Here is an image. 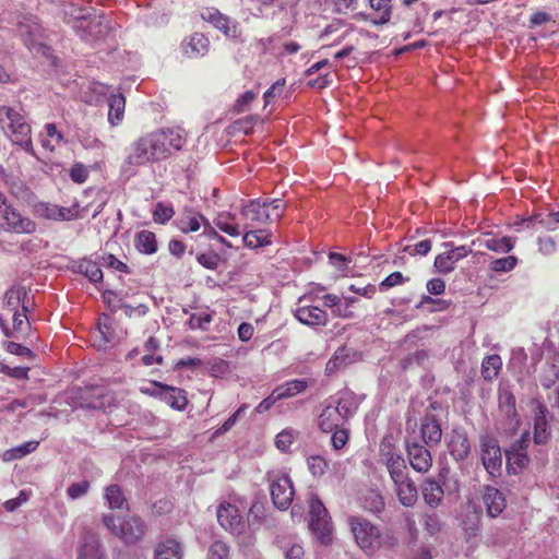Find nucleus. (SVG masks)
I'll list each match as a JSON object with an SVG mask.
<instances>
[{
  "instance_id": "29",
  "label": "nucleus",
  "mask_w": 559,
  "mask_h": 559,
  "mask_svg": "<svg viewBox=\"0 0 559 559\" xmlns=\"http://www.w3.org/2000/svg\"><path fill=\"white\" fill-rule=\"evenodd\" d=\"M522 225L526 227L539 225L547 230H556L559 225V211L549 213H535L528 218L522 219Z\"/></svg>"
},
{
  "instance_id": "53",
  "label": "nucleus",
  "mask_w": 559,
  "mask_h": 559,
  "mask_svg": "<svg viewBox=\"0 0 559 559\" xmlns=\"http://www.w3.org/2000/svg\"><path fill=\"white\" fill-rule=\"evenodd\" d=\"M399 544V539L392 532H383L381 533L379 531V538L377 540V550L379 549H385L391 550L395 548Z\"/></svg>"
},
{
  "instance_id": "50",
  "label": "nucleus",
  "mask_w": 559,
  "mask_h": 559,
  "mask_svg": "<svg viewBox=\"0 0 559 559\" xmlns=\"http://www.w3.org/2000/svg\"><path fill=\"white\" fill-rule=\"evenodd\" d=\"M82 217V209L79 203H73L71 206L58 205V221H73Z\"/></svg>"
},
{
  "instance_id": "52",
  "label": "nucleus",
  "mask_w": 559,
  "mask_h": 559,
  "mask_svg": "<svg viewBox=\"0 0 559 559\" xmlns=\"http://www.w3.org/2000/svg\"><path fill=\"white\" fill-rule=\"evenodd\" d=\"M295 440V432L292 429L281 431L275 438V445L278 450L286 452Z\"/></svg>"
},
{
  "instance_id": "58",
  "label": "nucleus",
  "mask_w": 559,
  "mask_h": 559,
  "mask_svg": "<svg viewBox=\"0 0 559 559\" xmlns=\"http://www.w3.org/2000/svg\"><path fill=\"white\" fill-rule=\"evenodd\" d=\"M141 391L146 394L156 395L163 397L165 393H170L174 388L170 385H164L159 382H151L148 386L141 388Z\"/></svg>"
},
{
  "instance_id": "6",
  "label": "nucleus",
  "mask_w": 559,
  "mask_h": 559,
  "mask_svg": "<svg viewBox=\"0 0 559 559\" xmlns=\"http://www.w3.org/2000/svg\"><path fill=\"white\" fill-rule=\"evenodd\" d=\"M348 523L357 545L365 551L373 554L377 551L379 528L368 520L360 516H349Z\"/></svg>"
},
{
  "instance_id": "10",
  "label": "nucleus",
  "mask_w": 559,
  "mask_h": 559,
  "mask_svg": "<svg viewBox=\"0 0 559 559\" xmlns=\"http://www.w3.org/2000/svg\"><path fill=\"white\" fill-rule=\"evenodd\" d=\"M480 459L485 469L491 476L500 475L502 467V453L498 441L489 436L480 438Z\"/></svg>"
},
{
  "instance_id": "36",
  "label": "nucleus",
  "mask_w": 559,
  "mask_h": 559,
  "mask_svg": "<svg viewBox=\"0 0 559 559\" xmlns=\"http://www.w3.org/2000/svg\"><path fill=\"white\" fill-rule=\"evenodd\" d=\"M559 378V355L552 356L546 364L540 376V384L545 389L552 386Z\"/></svg>"
},
{
  "instance_id": "38",
  "label": "nucleus",
  "mask_w": 559,
  "mask_h": 559,
  "mask_svg": "<svg viewBox=\"0 0 559 559\" xmlns=\"http://www.w3.org/2000/svg\"><path fill=\"white\" fill-rule=\"evenodd\" d=\"M507 468L509 473L516 474L530 462L527 452L506 451Z\"/></svg>"
},
{
  "instance_id": "14",
  "label": "nucleus",
  "mask_w": 559,
  "mask_h": 559,
  "mask_svg": "<svg viewBox=\"0 0 559 559\" xmlns=\"http://www.w3.org/2000/svg\"><path fill=\"white\" fill-rule=\"evenodd\" d=\"M128 358L134 359L136 362H141L145 366L160 364L163 357L159 354L158 341L153 336L148 337V340L142 346H136L130 350Z\"/></svg>"
},
{
  "instance_id": "48",
  "label": "nucleus",
  "mask_w": 559,
  "mask_h": 559,
  "mask_svg": "<svg viewBox=\"0 0 559 559\" xmlns=\"http://www.w3.org/2000/svg\"><path fill=\"white\" fill-rule=\"evenodd\" d=\"M175 558V539L168 538L158 543L155 549V559H174Z\"/></svg>"
},
{
  "instance_id": "25",
  "label": "nucleus",
  "mask_w": 559,
  "mask_h": 559,
  "mask_svg": "<svg viewBox=\"0 0 559 559\" xmlns=\"http://www.w3.org/2000/svg\"><path fill=\"white\" fill-rule=\"evenodd\" d=\"M329 401L337 407L345 420L356 413L359 404L356 395L349 391L340 392Z\"/></svg>"
},
{
  "instance_id": "59",
  "label": "nucleus",
  "mask_w": 559,
  "mask_h": 559,
  "mask_svg": "<svg viewBox=\"0 0 559 559\" xmlns=\"http://www.w3.org/2000/svg\"><path fill=\"white\" fill-rule=\"evenodd\" d=\"M31 492L21 490L19 496L13 499H9L3 503L4 509L8 512H13L29 499Z\"/></svg>"
},
{
  "instance_id": "46",
  "label": "nucleus",
  "mask_w": 559,
  "mask_h": 559,
  "mask_svg": "<svg viewBox=\"0 0 559 559\" xmlns=\"http://www.w3.org/2000/svg\"><path fill=\"white\" fill-rule=\"evenodd\" d=\"M37 216L45 219L58 221V205L49 202H39L35 205Z\"/></svg>"
},
{
  "instance_id": "64",
  "label": "nucleus",
  "mask_w": 559,
  "mask_h": 559,
  "mask_svg": "<svg viewBox=\"0 0 559 559\" xmlns=\"http://www.w3.org/2000/svg\"><path fill=\"white\" fill-rule=\"evenodd\" d=\"M24 293L21 288H10L4 296V302L10 309H15L21 302V297Z\"/></svg>"
},
{
  "instance_id": "22",
  "label": "nucleus",
  "mask_w": 559,
  "mask_h": 559,
  "mask_svg": "<svg viewBox=\"0 0 559 559\" xmlns=\"http://www.w3.org/2000/svg\"><path fill=\"white\" fill-rule=\"evenodd\" d=\"M393 484L394 491L402 506L409 508L417 502L418 490L409 476L404 477L401 480L393 481Z\"/></svg>"
},
{
  "instance_id": "23",
  "label": "nucleus",
  "mask_w": 559,
  "mask_h": 559,
  "mask_svg": "<svg viewBox=\"0 0 559 559\" xmlns=\"http://www.w3.org/2000/svg\"><path fill=\"white\" fill-rule=\"evenodd\" d=\"M345 418L341 415L334 404L329 403L323 408L318 418V426L324 432H331L344 425Z\"/></svg>"
},
{
  "instance_id": "1",
  "label": "nucleus",
  "mask_w": 559,
  "mask_h": 559,
  "mask_svg": "<svg viewBox=\"0 0 559 559\" xmlns=\"http://www.w3.org/2000/svg\"><path fill=\"white\" fill-rule=\"evenodd\" d=\"M0 126L14 145L34 155L32 127L21 109L7 105L0 106Z\"/></svg>"
},
{
  "instance_id": "37",
  "label": "nucleus",
  "mask_w": 559,
  "mask_h": 559,
  "mask_svg": "<svg viewBox=\"0 0 559 559\" xmlns=\"http://www.w3.org/2000/svg\"><path fill=\"white\" fill-rule=\"evenodd\" d=\"M270 233L263 229H257V230H250L247 231L243 237L242 241L243 243L252 249L264 247L271 243L270 240Z\"/></svg>"
},
{
  "instance_id": "28",
  "label": "nucleus",
  "mask_w": 559,
  "mask_h": 559,
  "mask_svg": "<svg viewBox=\"0 0 559 559\" xmlns=\"http://www.w3.org/2000/svg\"><path fill=\"white\" fill-rule=\"evenodd\" d=\"M472 245L478 246V247H484V248L495 251V252L508 253L513 249L514 241L510 237L495 238V237L484 236V237L477 238L476 240H473Z\"/></svg>"
},
{
  "instance_id": "7",
  "label": "nucleus",
  "mask_w": 559,
  "mask_h": 559,
  "mask_svg": "<svg viewBox=\"0 0 559 559\" xmlns=\"http://www.w3.org/2000/svg\"><path fill=\"white\" fill-rule=\"evenodd\" d=\"M156 157L150 147L148 140L145 136L134 141L128 151V155L121 166L122 173L132 176L139 166L145 165Z\"/></svg>"
},
{
  "instance_id": "44",
  "label": "nucleus",
  "mask_w": 559,
  "mask_h": 559,
  "mask_svg": "<svg viewBox=\"0 0 559 559\" xmlns=\"http://www.w3.org/2000/svg\"><path fill=\"white\" fill-rule=\"evenodd\" d=\"M80 273L84 274L92 283H98L103 280V272L99 265L91 260H83L79 264Z\"/></svg>"
},
{
  "instance_id": "11",
  "label": "nucleus",
  "mask_w": 559,
  "mask_h": 559,
  "mask_svg": "<svg viewBox=\"0 0 559 559\" xmlns=\"http://www.w3.org/2000/svg\"><path fill=\"white\" fill-rule=\"evenodd\" d=\"M216 516L221 526L231 534L239 535L245 528L238 508L229 502H222L217 507Z\"/></svg>"
},
{
  "instance_id": "33",
  "label": "nucleus",
  "mask_w": 559,
  "mask_h": 559,
  "mask_svg": "<svg viewBox=\"0 0 559 559\" xmlns=\"http://www.w3.org/2000/svg\"><path fill=\"white\" fill-rule=\"evenodd\" d=\"M203 221H204V216L201 215L200 213L194 212L192 210H185L181 218L177 223V227L182 233H186V234L192 233V231H197L200 229L201 222H203Z\"/></svg>"
},
{
  "instance_id": "19",
  "label": "nucleus",
  "mask_w": 559,
  "mask_h": 559,
  "mask_svg": "<svg viewBox=\"0 0 559 559\" xmlns=\"http://www.w3.org/2000/svg\"><path fill=\"white\" fill-rule=\"evenodd\" d=\"M98 536L92 531H84L80 538L78 559H103Z\"/></svg>"
},
{
  "instance_id": "15",
  "label": "nucleus",
  "mask_w": 559,
  "mask_h": 559,
  "mask_svg": "<svg viewBox=\"0 0 559 559\" xmlns=\"http://www.w3.org/2000/svg\"><path fill=\"white\" fill-rule=\"evenodd\" d=\"M241 215L247 219L265 224L281 218V213H271L266 201L252 200L241 207Z\"/></svg>"
},
{
  "instance_id": "9",
  "label": "nucleus",
  "mask_w": 559,
  "mask_h": 559,
  "mask_svg": "<svg viewBox=\"0 0 559 559\" xmlns=\"http://www.w3.org/2000/svg\"><path fill=\"white\" fill-rule=\"evenodd\" d=\"M126 332L110 317L104 316L99 319L98 329L93 333V344L99 349L116 345L123 338Z\"/></svg>"
},
{
  "instance_id": "34",
  "label": "nucleus",
  "mask_w": 559,
  "mask_h": 559,
  "mask_svg": "<svg viewBox=\"0 0 559 559\" xmlns=\"http://www.w3.org/2000/svg\"><path fill=\"white\" fill-rule=\"evenodd\" d=\"M308 386V383L306 380L301 379H295L292 381H288L282 385H278L273 391L278 396V400L293 397L298 393H301L305 391Z\"/></svg>"
},
{
  "instance_id": "40",
  "label": "nucleus",
  "mask_w": 559,
  "mask_h": 559,
  "mask_svg": "<svg viewBox=\"0 0 559 559\" xmlns=\"http://www.w3.org/2000/svg\"><path fill=\"white\" fill-rule=\"evenodd\" d=\"M105 498L110 509H123L128 507L127 500L118 485H110L106 488Z\"/></svg>"
},
{
  "instance_id": "12",
  "label": "nucleus",
  "mask_w": 559,
  "mask_h": 559,
  "mask_svg": "<svg viewBox=\"0 0 559 559\" xmlns=\"http://www.w3.org/2000/svg\"><path fill=\"white\" fill-rule=\"evenodd\" d=\"M499 408L504 416L501 423L504 432L512 435L520 426V418L515 408V397L510 391H503L499 395Z\"/></svg>"
},
{
  "instance_id": "17",
  "label": "nucleus",
  "mask_w": 559,
  "mask_h": 559,
  "mask_svg": "<svg viewBox=\"0 0 559 559\" xmlns=\"http://www.w3.org/2000/svg\"><path fill=\"white\" fill-rule=\"evenodd\" d=\"M407 454L411 466L419 472L426 473L432 465V456L429 450L419 442L407 443Z\"/></svg>"
},
{
  "instance_id": "27",
  "label": "nucleus",
  "mask_w": 559,
  "mask_h": 559,
  "mask_svg": "<svg viewBox=\"0 0 559 559\" xmlns=\"http://www.w3.org/2000/svg\"><path fill=\"white\" fill-rule=\"evenodd\" d=\"M202 17L204 21L211 23L215 28L222 31L226 36H235L236 25L228 16L223 15L218 10L207 9L202 13Z\"/></svg>"
},
{
  "instance_id": "20",
  "label": "nucleus",
  "mask_w": 559,
  "mask_h": 559,
  "mask_svg": "<svg viewBox=\"0 0 559 559\" xmlns=\"http://www.w3.org/2000/svg\"><path fill=\"white\" fill-rule=\"evenodd\" d=\"M450 454L456 461H464L471 453V443L463 429H453L448 442Z\"/></svg>"
},
{
  "instance_id": "43",
  "label": "nucleus",
  "mask_w": 559,
  "mask_h": 559,
  "mask_svg": "<svg viewBox=\"0 0 559 559\" xmlns=\"http://www.w3.org/2000/svg\"><path fill=\"white\" fill-rule=\"evenodd\" d=\"M392 0H369L370 7L379 13V17L373 21L374 24H385L391 19Z\"/></svg>"
},
{
  "instance_id": "24",
  "label": "nucleus",
  "mask_w": 559,
  "mask_h": 559,
  "mask_svg": "<svg viewBox=\"0 0 559 559\" xmlns=\"http://www.w3.org/2000/svg\"><path fill=\"white\" fill-rule=\"evenodd\" d=\"M483 501L490 518L498 516L506 509V499L497 488L486 487Z\"/></svg>"
},
{
  "instance_id": "35",
  "label": "nucleus",
  "mask_w": 559,
  "mask_h": 559,
  "mask_svg": "<svg viewBox=\"0 0 559 559\" xmlns=\"http://www.w3.org/2000/svg\"><path fill=\"white\" fill-rule=\"evenodd\" d=\"M236 216L229 212L218 213L214 218L215 226L225 234L237 237L240 235L239 226L234 223Z\"/></svg>"
},
{
  "instance_id": "21",
  "label": "nucleus",
  "mask_w": 559,
  "mask_h": 559,
  "mask_svg": "<svg viewBox=\"0 0 559 559\" xmlns=\"http://www.w3.org/2000/svg\"><path fill=\"white\" fill-rule=\"evenodd\" d=\"M296 319L309 326H324L328 323V313L314 306H299L295 310Z\"/></svg>"
},
{
  "instance_id": "3",
  "label": "nucleus",
  "mask_w": 559,
  "mask_h": 559,
  "mask_svg": "<svg viewBox=\"0 0 559 559\" xmlns=\"http://www.w3.org/2000/svg\"><path fill=\"white\" fill-rule=\"evenodd\" d=\"M310 528L321 544H329L332 536V523L321 499L313 492L309 496Z\"/></svg>"
},
{
  "instance_id": "13",
  "label": "nucleus",
  "mask_w": 559,
  "mask_h": 559,
  "mask_svg": "<svg viewBox=\"0 0 559 559\" xmlns=\"http://www.w3.org/2000/svg\"><path fill=\"white\" fill-rule=\"evenodd\" d=\"M534 442L546 444L551 436L549 424V411L540 402L534 401Z\"/></svg>"
},
{
  "instance_id": "4",
  "label": "nucleus",
  "mask_w": 559,
  "mask_h": 559,
  "mask_svg": "<svg viewBox=\"0 0 559 559\" xmlns=\"http://www.w3.org/2000/svg\"><path fill=\"white\" fill-rule=\"evenodd\" d=\"M37 225L29 217L24 216L8 200L0 205V230L13 234H33Z\"/></svg>"
},
{
  "instance_id": "5",
  "label": "nucleus",
  "mask_w": 559,
  "mask_h": 559,
  "mask_svg": "<svg viewBox=\"0 0 559 559\" xmlns=\"http://www.w3.org/2000/svg\"><path fill=\"white\" fill-rule=\"evenodd\" d=\"M379 462L386 467L392 481L401 480L408 476L404 457L389 440H383L380 443Z\"/></svg>"
},
{
  "instance_id": "56",
  "label": "nucleus",
  "mask_w": 559,
  "mask_h": 559,
  "mask_svg": "<svg viewBox=\"0 0 559 559\" xmlns=\"http://www.w3.org/2000/svg\"><path fill=\"white\" fill-rule=\"evenodd\" d=\"M308 466L313 476H321L328 468V462L321 456H311Z\"/></svg>"
},
{
  "instance_id": "60",
  "label": "nucleus",
  "mask_w": 559,
  "mask_h": 559,
  "mask_svg": "<svg viewBox=\"0 0 559 559\" xmlns=\"http://www.w3.org/2000/svg\"><path fill=\"white\" fill-rule=\"evenodd\" d=\"M4 348L8 353L17 355V356H24L28 358H34V353L26 346H23L15 342H5Z\"/></svg>"
},
{
  "instance_id": "26",
  "label": "nucleus",
  "mask_w": 559,
  "mask_h": 559,
  "mask_svg": "<svg viewBox=\"0 0 559 559\" xmlns=\"http://www.w3.org/2000/svg\"><path fill=\"white\" fill-rule=\"evenodd\" d=\"M421 437L426 445H437L441 441L442 430L435 416L426 415L420 425Z\"/></svg>"
},
{
  "instance_id": "47",
  "label": "nucleus",
  "mask_w": 559,
  "mask_h": 559,
  "mask_svg": "<svg viewBox=\"0 0 559 559\" xmlns=\"http://www.w3.org/2000/svg\"><path fill=\"white\" fill-rule=\"evenodd\" d=\"M38 444H39L38 441L25 442L24 444L19 445L16 448L8 451L5 453V456L8 460L21 459V457L25 456L26 454L34 452L37 449Z\"/></svg>"
},
{
  "instance_id": "2",
  "label": "nucleus",
  "mask_w": 559,
  "mask_h": 559,
  "mask_svg": "<svg viewBox=\"0 0 559 559\" xmlns=\"http://www.w3.org/2000/svg\"><path fill=\"white\" fill-rule=\"evenodd\" d=\"M103 524L110 534L118 537L127 546L140 543L147 530L145 522L138 515L121 518L105 514L103 516Z\"/></svg>"
},
{
  "instance_id": "63",
  "label": "nucleus",
  "mask_w": 559,
  "mask_h": 559,
  "mask_svg": "<svg viewBox=\"0 0 559 559\" xmlns=\"http://www.w3.org/2000/svg\"><path fill=\"white\" fill-rule=\"evenodd\" d=\"M537 243L539 252L545 255L554 254L557 250V243L552 237H539Z\"/></svg>"
},
{
  "instance_id": "31",
  "label": "nucleus",
  "mask_w": 559,
  "mask_h": 559,
  "mask_svg": "<svg viewBox=\"0 0 559 559\" xmlns=\"http://www.w3.org/2000/svg\"><path fill=\"white\" fill-rule=\"evenodd\" d=\"M360 506L365 510L378 514L384 510L385 502L383 496L379 491L368 489L360 497Z\"/></svg>"
},
{
  "instance_id": "8",
  "label": "nucleus",
  "mask_w": 559,
  "mask_h": 559,
  "mask_svg": "<svg viewBox=\"0 0 559 559\" xmlns=\"http://www.w3.org/2000/svg\"><path fill=\"white\" fill-rule=\"evenodd\" d=\"M269 480L274 506L280 510H287L295 495L292 479L286 474L272 473L269 474Z\"/></svg>"
},
{
  "instance_id": "32",
  "label": "nucleus",
  "mask_w": 559,
  "mask_h": 559,
  "mask_svg": "<svg viewBox=\"0 0 559 559\" xmlns=\"http://www.w3.org/2000/svg\"><path fill=\"white\" fill-rule=\"evenodd\" d=\"M108 122L116 127L118 126L124 116L126 99L122 94L111 95L108 99Z\"/></svg>"
},
{
  "instance_id": "61",
  "label": "nucleus",
  "mask_w": 559,
  "mask_h": 559,
  "mask_svg": "<svg viewBox=\"0 0 559 559\" xmlns=\"http://www.w3.org/2000/svg\"><path fill=\"white\" fill-rule=\"evenodd\" d=\"M174 215V210L170 206H165L158 203L153 212L154 221L164 224L169 221Z\"/></svg>"
},
{
  "instance_id": "30",
  "label": "nucleus",
  "mask_w": 559,
  "mask_h": 559,
  "mask_svg": "<svg viewBox=\"0 0 559 559\" xmlns=\"http://www.w3.org/2000/svg\"><path fill=\"white\" fill-rule=\"evenodd\" d=\"M421 491L425 502L431 508H437L443 500V488L440 483L433 479H426Z\"/></svg>"
},
{
  "instance_id": "18",
  "label": "nucleus",
  "mask_w": 559,
  "mask_h": 559,
  "mask_svg": "<svg viewBox=\"0 0 559 559\" xmlns=\"http://www.w3.org/2000/svg\"><path fill=\"white\" fill-rule=\"evenodd\" d=\"M210 50V40L202 33H193L181 43L182 53L190 59L204 57Z\"/></svg>"
},
{
  "instance_id": "45",
  "label": "nucleus",
  "mask_w": 559,
  "mask_h": 559,
  "mask_svg": "<svg viewBox=\"0 0 559 559\" xmlns=\"http://www.w3.org/2000/svg\"><path fill=\"white\" fill-rule=\"evenodd\" d=\"M212 321V316L210 313L201 312V313H192L187 318L186 324L191 330L200 329L202 331H206L209 329V324Z\"/></svg>"
},
{
  "instance_id": "55",
  "label": "nucleus",
  "mask_w": 559,
  "mask_h": 559,
  "mask_svg": "<svg viewBox=\"0 0 559 559\" xmlns=\"http://www.w3.org/2000/svg\"><path fill=\"white\" fill-rule=\"evenodd\" d=\"M228 547L225 543L214 542L207 552V559H227Z\"/></svg>"
},
{
  "instance_id": "16",
  "label": "nucleus",
  "mask_w": 559,
  "mask_h": 559,
  "mask_svg": "<svg viewBox=\"0 0 559 559\" xmlns=\"http://www.w3.org/2000/svg\"><path fill=\"white\" fill-rule=\"evenodd\" d=\"M150 142V147L154 153L156 160L164 159L170 155L174 145L173 130H158L145 136Z\"/></svg>"
},
{
  "instance_id": "49",
  "label": "nucleus",
  "mask_w": 559,
  "mask_h": 559,
  "mask_svg": "<svg viewBox=\"0 0 559 559\" xmlns=\"http://www.w3.org/2000/svg\"><path fill=\"white\" fill-rule=\"evenodd\" d=\"M516 263L518 259L514 255H508L493 260L490 263V269L498 273L510 272L515 267Z\"/></svg>"
},
{
  "instance_id": "42",
  "label": "nucleus",
  "mask_w": 559,
  "mask_h": 559,
  "mask_svg": "<svg viewBox=\"0 0 559 559\" xmlns=\"http://www.w3.org/2000/svg\"><path fill=\"white\" fill-rule=\"evenodd\" d=\"M453 257L455 255L451 249L438 254L435 259V267L437 269V271L441 274H448L452 272L455 269L456 262L459 261Z\"/></svg>"
},
{
  "instance_id": "41",
  "label": "nucleus",
  "mask_w": 559,
  "mask_h": 559,
  "mask_svg": "<svg viewBox=\"0 0 559 559\" xmlns=\"http://www.w3.org/2000/svg\"><path fill=\"white\" fill-rule=\"evenodd\" d=\"M136 248L140 252L151 254L156 251V238L152 231L142 230L136 236Z\"/></svg>"
},
{
  "instance_id": "51",
  "label": "nucleus",
  "mask_w": 559,
  "mask_h": 559,
  "mask_svg": "<svg viewBox=\"0 0 559 559\" xmlns=\"http://www.w3.org/2000/svg\"><path fill=\"white\" fill-rule=\"evenodd\" d=\"M90 395L96 397L95 401L88 403L92 408H104L107 403H110L111 396L105 393L104 388H92Z\"/></svg>"
},
{
  "instance_id": "57",
  "label": "nucleus",
  "mask_w": 559,
  "mask_h": 559,
  "mask_svg": "<svg viewBox=\"0 0 559 559\" xmlns=\"http://www.w3.org/2000/svg\"><path fill=\"white\" fill-rule=\"evenodd\" d=\"M348 441V430L340 427L333 430L331 442L335 450H340L345 447Z\"/></svg>"
},
{
  "instance_id": "54",
  "label": "nucleus",
  "mask_w": 559,
  "mask_h": 559,
  "mask_svg": "<svg viewBox=\"0 0 559 559\" xmlns=\"http://www.w3.org/2000/svg\"><path fill=\"white\" fill-rule=\"evenodd\" d=\"M90 489V483L87 480H82L79 483H73L67 489V495L71 500H76L87 493Z\"/></svg>"
},
{
  "instance_id": "62",
  "label": "nucleus",
  "mask_w": 559,
  "mask_h": 559,
  "mask_svg": "<svg viewBox=\"0 0 559 559\" xmlns=\"http://www.w3.org/2000/svg\"><path fill=\"white\" fill-rule=\"evenodd\" d=\"M431 250V241L429 239L421 240L414 246H406L404 248L405 252H408L409 254H418V255H426Z\"/></svg>"
},
{
  "instance_id": "39",
  "label": "nucleus",
  "mask_w": 559,
  "mask_h": 559,
  "mask_svg": "<svg viewBox=\"0 0 559 559\" xmlns=\"http://www.w3.org/2000/svg\"><path fill=\"white\" fill-rule=\"evenodd\" d=\"M502 367V360L499 355L487 356L481 364V374L486 380H492L497 378Z\"/></svg>"
}]
</instances>
